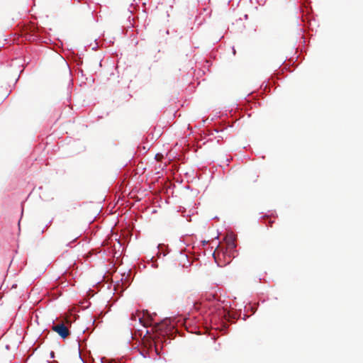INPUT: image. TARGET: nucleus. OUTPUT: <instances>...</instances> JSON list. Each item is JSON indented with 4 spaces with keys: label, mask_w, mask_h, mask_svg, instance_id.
<instances>
[{
    "label": "nucleus",
    "mask_w": 363,
    "mask_h": 363,
    "mask_svg": "<svg viewBox=\"0 0 363 363\" xmlns=\"http://www.w3.org/2000/svg\"><path fill=\"white\" fill-rule=\"evenodd\" d=\"M68 325H71V322L67 318H65V320H60L56 324H53L52 330L57 333L62 338L65 339L70 334Z\"/></svg>",
    "instance_id": "nucleus-1"
},
{
    "label": "nucleus",
    "mask_w": 363,
    "mask_h": 363,
    "mask_svg": "<svg viewBox=\"0 0 363 363\" xmlns=\"http://www.w3.org/2000/svg\"><path fill=\"white\" fill-rule=\"evenodd\" d=\"M225 241L228 250H234L236 247L235 238L233 235H227Z\"/></svg>",
    "instance_id": "nucleus-2"
},
{
    "label": "nucleus",
    "mask_w": 363,
    "mask_h": 363,
    "mask_svg": "<svg viewBox=\"0 0 363 363\" xmlns=\"http://www.w3.org/2000/svg\"><path fill=\"white\" fill-rule=\"evenodd\" d=\"M170 323V321L169 320H163L162 323H158L155 328H156V330L157 331H160L161 333H165L166 334L167 333V331L169 329H168V325H169V323Z\"/></svg>",
    "instance_id": "nucleus-3"
},
{
    "label": "nucleus",
    "mask_w": 363,
    "mask_h": 363,
    "mask_svg": "<svg viewBox=\"0 0 363 363\" xmlns=\"http://www.w3.org/2000/svg\"><path fill=\"white\" fill-rule=\"evenodd\" d=\"M159 342H160V337H158L157 340L155 341V351L157 353H158L157 347H158Z\"/></svg>",
    "instance_id": "nucleus-4"
},
{
    "label": "nucleus",
    "mask_w": 363,
    "mask_h": 363,
    "mask_svg": "<svg viewBox=\"0 0 363 363\" xmlns=\"http://www.w3.org/2000/svg\"><path fill=\"white\" fill-rule=\"evenodd\" d=\"M162 157V155H158V154H157V155H156V159H157V160H159L160 159V157Z\"/></svg>",
    "instance_id": "nucleus-5"
},
{
    "label": "nucleus",
    "mask_w": 363,
    "mask_h": 363,
    "mask_svg": "<svg viewBox=\"0 0 363 363\" xmlns=\"http://www.w3.org/2000/svg\"><path fill=\"white\" fill-rule=\"evenodd\" d=\"M132 319H133V320H136V315H134V314H133V315H132Z\"/></svg>",
    "instance_id": "nucleus-6"
},
{
    "label": "nucleus",
    "mask_w": 363,
    "mask_h": 363,
    "mask_svg": "<svg viewBox=\"0 0 363 363\" xmlns=\"http://www.w3.org/2000/svg\"><path fill=\"white\" fill-rule=\"evenodd\" d=\"M138 319H139V321H140V323H143V318L139 317V318H138Z\"/></svg>",
    "instance_id": "nucleus-7"
}]
</instances>
